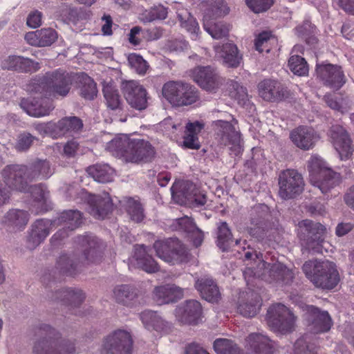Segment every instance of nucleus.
<instances>
[{
	"mask_svg": "<svg viewBox=\"0 0 354 354\" xmlns=\"http://www.w3.org/2000/svg\"><path fill=\"white\" fill-rule=\"evenodd\" d=\"M75 79V75L57 69L32 80L28 91L47 99L64 98L70 93Z\"/></svg>",
	"mask_w": 354,
	"mask_h": 354,
	"instance_id": "1",
	"label": "nucleus"
},
{
	"mask_svg": "<svg viewBox=\"0 0 354 354\" xmlns=\"http://www.w3.org/2000/svg\"><path fill=\"white\" fill-rule=\"evenodd\" d=\"M77 242L85 248L81 259L77 260L75 254H63L60 255L56 264V268L60 273L74 275L80 267V264L95 263L101 260V243L96 236L93 235L78 236Z\"/></svg>",
	"mask_w": 354,
	"mask_h": 354,
	"instance_id": "2",
	"label": "nucleus"
},
{
	"mask_svg": "<svg viewBox=\"0 0 354 354\" xmlns=\"http://www.w3.org/2000/svg\"><path fill=\"white\" fill-rule=\"evenodd\" d=\"M302 270L316 287L322 289H333L339 281L336 266L329 261L310 260L304 263Z\"/></svg>",
	"mask_w": 354,
	"mask_h": 354,
	"instance_id": "3",
	"label": "nucleus"
},
{
	"mask_svg": "<svg viewBox=\"0 0 354 354\" xmlns=\"http://www.w3.org/2000/svg\"><path fill=\"white\" fill-rule=\"evenodd\" d=\"M308 170L310 183L326 194L341 182L339 173L334 171L318 155H313L308 161Z\"/></svg>",
	"mask_w": 354,
	"mask_h": 354,
	"instance_id": "4",
	"label": "nucleus"
},
{
	"mask_svg": "<svg viewBox=\"0 0 354 354\" xmlns=\"http://www.w3.org/2000/svg\"><path fill=\"white\" fill-rule=\"evenodd\" d=\"M42 339L35 342L33 347L34 354H74L75 352L73 342L67 339H57L58 333L48 324H42L39 330Z\"/></svg>",
	"mask_w": 354,
	"mask_h": 354,
	"instance_id": "5",
	"label": "nucleus"
},
{
	"mask_svg": "<svg viewBox=\"0 0 354 354\" xmlns=\"http://www.w3.org/2000/svg\"><path fill=\"white\" fill-rule=\"evenodd\" d=\"M326 230L321 223L306 219L299 222L297 235L306 250L319 253L322 252Z\"/></svg>",
	"mask_w": 354,
	"mask_h": 354,
	"instance_id": "6",
	"label": "nucleus"
},
{
	"mask_svg": "<svg viewBox=\"0 0 354 354\" xmlns=\"http://www.w3.org/2000/svg\"><path fill=\"white\" fill-rule=\"evenodd\" d=\"M258 268L261 270H253L252 268H248L244 270L243 276L246 279L248 276L261 277L270 283L276 281L283 284H288L294 278L292 271L279 262L270 266L264 261H260Z\"/></svg>",
	"mask_w": 354,
	"mask_h": 354,
	"instance_id": "7",
	"label": "nucleus"
},
{
	"mask_svg": "<svg viewBox=\"0 0 354 354\" xmlns=\"http://www.w3.org/2000/svg\"><path fill=\"white\" fill-rule=\"evenodd\" d=\"M162 93L165 98L176 106L189 105L196 102L195 88L182 81H169L164 84Z\"/></svg>",
	"mask_w": 354,
	"mask_h": 354,
	"instance_id": "8",
	"label": "nucleus"
},
{
	"mask_svg": "<svg viewBox=\"0 0 354 354\" xmlns=\"http://www.w3.org/2000/svg\"><path fill=\"white\" fill-rule=\"evenodd\" d=\"M153 248L160 259L173 265L187 263L190 260V254L177 239L156 241Z\"/></svg>",
	"mask_w": 354,
	"mask_h": 354,
	"instance_id": "9",
	"label": "nucleus"
},
{
	"mask_svg": "<svg viewBox=\"0 0 354 354\" xmlns=\"http://www.w3.org/2000/svg\"><path fill=\"white\" fill-rule=\"evenodd\" d=\"M295 320L293 313L282 304L271 306L266 315L268 326L273 331L281 334L292 332L295 328Z\"/></svg>",
	"mask_w": 354,
	"mask_h": 354,
	"instance_id": "10",
	"label": "nucleus"
},
{
	"mask_svg": "<svg viewBox=\"0 0 354 354\" xmlns=\"http://www.w3.org/2000/svg\"><path fill=\"white\" fill-rule=\"evenodd\" d=\"M237 124L238 121L234 118L231 122L218 120L212 122L215 138L218 144L223 146L232 145L231 150L233 149L236 155L241 151V133L235 127Z\"/></svg>",
	"mask_w": 354,
	"mask_h": 354,
	"instance_id": "11",
	"label": "nucleus"
},
{
	"mask_svg": "<svg viewBox=\"0 0 354 354\" xmlns=\"http://www.w3.org/2000/svg\"><path fill=\"white\" fill-rule=\"evenodd\" d=\"M279 196L283 200L296 198L304 190V181L301 174L295 169L282 171L279 176Z\"/></svg>",
	"mask_w": 354,
	"mask_h": 354,
	"instance_id": "12",
	"label": "nucleus"
},
{
	"mask_svg": "<svg viewBox=\"0 0 354 354\" xmlns=\"http://www.w3.org/2000/svg\"><path fill=\"white\" fill-rule=\"evenodd\" d=\"M121 90L126 101L131 108L141 111L148 107L150 96L147 89L138 82L123 81Z\"/></svg>",
	"mask_w": 354,
	"mask_h": 354,
	"instance_id": "13",
	"label": "nucleus"
},
{
	"mask_svg": "<svg viewBox=\"0 0 354 354\" xmlns=\"http://www.w3.org/2000/svg\"><path fill=\"white\" fill-rule=\"evenodd\" d=\"M133 341L129 333L118 330L104 340L101 354H131Z\"/></svg>",
	"mask_w": 354,
	"mask_h": 354,
	"instance_id": "14",
	"label": "nucleus"
},
{
	"mask_svg": "<svg viewBox=\"0 0 354 354\" xmlns=\"http://www.w3.org/2000/svg\"><path fill=\"white\" fill-rule=\"evenodd\" d=\"M28 167L21 165H7L1 171L3 183L8 188L26 192L27 189Z\"/></svg>",
	"mask_w": 354,
	"mask_h": 354,
	"instance_id": "15",
	"label": "nucleus"
},
{
	"mask_svg": "<svg viewBox=\"0 0 354 354\" xmlns=\"http://www.w3.org/2000/svg\"><path fill=\"white\" fill-rule=\"evenodd\" d=\"M328 136L342 160L351 158L354 148L348 132L342 126L333 125L328 130Z\"/></svg>",
	"mask_w": 354,
	"mask_h": 354,
	"instance_id": "16",
	"label": "nucleus"
},
{
	"mask_svg": "<svg viewBox=\"0 0 354 354\" xmlns=\"http://www.w3.org/2000/svg\"><path fill=\"white\" fill-rule=\"evenodd\" d=\"M301 308L306 312L309 330L312 333H326L330 329L333 322L327 311H322L318 308L310 305H304Z\"/></svg>",
	"mask_w": 354,
	"mask_h": 354,
	"instance_id": "17",
	"label": "nucleus"
},
{
	"mask_svg": "<svg viewBox=\"0 0 354 354\" xmlns=\"http://www.w3.org/2000/svg\"><path fill=\"white\" fill-rule=\"evenodd\" d=\"M316 72L324 84L330 88L339 89L345 83L344 73L338 66L330 64L317 65Z\"/></svg>",
	"mask_w": 354,
	"mask_h": 354,
	"instance_id": "18",
	"label": "nucleus"
},
{
	"mask_svg": "<svg viewBox=\"0 0 354 354\" xmlns=\"http://www.w3.org/2000/svg\"><path fill=\"white\" fill-rule=\"evenodd\" d=\"M150 249L145 245H136L134 254L130 259L129 268L138 267L147 273H156L160 270V266L149 254Z\"/></svg>",
	"mask_w": 354,
	"mask_h": 354,
	"instance_id": "19",
	"label": "nucleus"
},
{
	"mask_svg": "<svg viewBox=\"0 0 354 354\" xmlns=\"http://www.w3.org/2000/svg\"><path fill=\"white\" fill-rule=\"evenodd\" d=\"M191 76L205 90L212 91L219 86L220 77L211 66L196 67L191 71Z\"/></svg>",
	"mask_w": 354,
	"mask_h": 354,
	"instance_id": "20",
	"label": "nucleus"
},
{
	"mask_svg": "<svg viewBox=\"0 0 354 354\" xmlns=\"http://www.w3.org/2000/svg\"><path fill=\"white\" fill-rule=\"evenodd\" d=\"M51 222L48 219L36 220L28 230L26 246L30 250L35 249L49 235Z\"/></svg>",
	"mask_w": 354,
	"mask_h": 354,
	"instance_id": "21",
	"label": "nucleus"
},
{
	"mask_svg": "<svg viewBox=\"0 0 354 354\" xmlns=\"http://www.w3.org/2000/svg\"><path fill=\"white\" fill-rule=\"evenodd\" d=\"M131 149L127 153V161L133 163L147 162L152 160L155 155L154 148L147 141L134 139Z\"/></svg>",
	"mask_w": 354,
	"mask_h": 354,
	"instance_id": "22",
	"label": "nucleus"
},
{
	"mask_svg": "<svg viewBox=\"0 0 354 354\" xmlns=\"http://www.w3.org/2000/svg\"><path fill=\"white\" fill-rule=\"evenodd\" d=\"M175 314L178 322L183 324H196L201 317L202 306L196 300H188L176 308Z\"/></svg>",
	"mask_w": 354,
	"mask_h": 354,
	"instance_id": "23",
	"label": "nucleus"
},
{
	"mask_svg": "<svg viewBox=\"0 0 354 354\" xmlns=\"http://www.w3.org/2000/svg\"><path fill=\"white\" fill-rule=\"evenodd\" d=\"M184 297V289L175 284L156 286L153 291V299L158 305L175 303Z\"/></svg>",
	"mask_w": 354,
	"mask_h": 354,
	"instance_id": "24",
	"label": "nucleus"
},
{
	"mask_svg": "<svg viewBox=\"0 0 354 354\" xmlns=\"http://www.w3.org/2000/svg\"><path fill=\"white\" fill-rule=\"evenodd\" d=\"M290 138L298 148L303 150L312 149L319 139L317 132L313 129L307 127H299L292 131Z\"/></svg>",
	"mask_w": 354,
	"mask_h": 354,
	"instance_id": "25",
	"label": "nucleus"
},
{
	"mask_svg": "<svg viewBox=\"0 0 354 354\" xmlns=\"http://www.w3.org/2000/svg\"><path fill=\"white\" fill-rule=\"evenodd\" d=\"M88 203L90 214L97 219H104L113 209L111 199L107 193H104L103 196H90Z\"/></svg>",
	"mask_w": 354,
	"mask_h": 354,
	"instance_id": "26",
	"label": "nucleus"
},
{
	"mask_svg": "<svg viewBox=\"0 0 354 354\" xmlns=\"http://www.w3.org/2000/svg\"><path fill=\"white\" fill-rule=\"evenodd\" d=\"M1 66L4 70L18 72H36L40 68L39 64L22 56L10 55L1 61Z\"/></svg>",
	"mask_w": 354,
	"mask_h": 354,
	"instance_id": "27",
	"label": "nucleus"
},
{
	"mask_svg": "<svg viewBox=\"0 0 354 354\" xmlns=\"http://www.w3.org/2000/svg\"><path fill=\"white\" fill-rule=\"evenodd\" d=\"M259 95L266 101H278L285 97L287 93L286 88L279 82L265 80L259 85Z\"/></svg>",
	"mask_w": 354,
	"mask_h": 354,
	"instance_id": "28",
	"label": "nucleus"
},
{
	"mask_svg": "<svg viewBox=\"0 0 354 354\" xmlns=\"http://www.w3.org/2000/svg\"><path fill=\"white\" fill-rule=\"evenodd\" d=\"M261 306V299L257 293L246 292L240 298L237 311L245 317H253L259 313Z\"/></svg>",
	"mask_w": 354,
	"mask_h": 354,
	"instance_id": "29",
	"label": "nucleus"
},
{
	"mask_svg": "<svg viewBox=\"0 0 354 354\" xmlns=\"http://www.w3.org/2000/svg\"><path fill=\"white\" fill-rule=\"evenodd\" d=\"M214 50L216 56L223 59V62L226 66L236 68L240 65L242 56L239 54L235 44L226 43L221 46H215Z\"/></svg>",
	"mask_w": 354,
	"mask_h": 354,
	"instance_id": "30",
	"label": "nucleus"
},
{
	"mask_svg": "<svg viewBox=\"0 0 354 354\" xmlns=\"http://www.w3.org/2000/svg\"><path fill=\"white\" fill-rule=\"evenodd\" d=\"M30 219L28 212L19 209H11L3 216V223L14 231H21Z\"/></svg>",
	"mask_w": 354,
	"mask_h": 354,
	"instance_id": "31",
	"label": "nucleus"
},
{
	"mask_svg": "<svg viewBox=\"0 0 354 354\" xmlns=\"http://www.w3.org/2000/svg\"><path fill=\"white\" fill-rule=\"evenodd\" d=\"M126 134H120L106 144V149L117 157L123 158L127 161V153L131 149L133 140Z\"/></svg>",
	"mask_w": 354,
	"mask_h": 354,
	"instance_id": "32",
	"label": "nucleus"
},
{
	"mask_svg": "<svg viewBox=\"0 0 354 354\" xmlns=\"http://www.w3.org/2000/svg\"><path fill=\"white\" fill-rule=\"evenodd\" d=\"M195 288L202 297L209 302H217L221 297L217 285L209 277L198 279L195 283Z\"/></svg>",
	"mask_w": 354,
	"mask_h": 354,
	"instance_id": "33",
	"label": "nucleus"
},
{
	"mask_svg": "<svg viewBox=\"0 0 354 354\" xmlns=\"http://www.w3.org/2000/svg\"><path fill=\"white\" fill-rule=\"evenodd\" d=\"M247 342L253 354H273V344L270 339L261 333H251Z\"/></svg>",
	"mask_w": 354,
	"mask_h": 354,
	"instance_id": "34",
	"label": "nucleus"
},
{
	"mask_svg": "<svg viewBox=\"0 0 354 354\" xmlns=\"http://www.w3.org/2000/svg\"><path fill=\"white\" fill-rule=\"evenodd\" d=\"M140 319L145 327L149 330L167 331L170 326L156 312L145 310L140 313Z\"/></svg>",
	"mask_w": 354,
	"mask_h": 354,
	"instance_id": "35",
	"label": "nucleus"
},
{
	"mask_svg": "<svg viewBox=\"0 0 354 354\" xmlns=\"http://www.w3.org/2000/svg\"><path fill=\"white\" fill-rule=\"evenodd\" d=\"M138 294L136 290L128 284L115 286L113 289V298L120 304L130 306L135 302Z\"/></svg>",
	"mask_w": 354,
	"mask_h": 354,
	"instance_id": "36",
	"label": "nucleus"
},
{
	"mask_svg": "<svg viewBox=\"0 0 354 354\" xmlns=\"http://www.w3.org/2000/svg\"><path fill=\"white\" fill-rule=\"evenodd\" d=\"M83 127L82 121L77 117H65L56 122L57 138L67 133L78 132Z\"/></svg>",
	"mask_w": 354,
	"mask_h": 354,
	"instance_id": "37",
	"label": "nucleus"
},
{
	"mask_svg": "<svg viewBox=\"0 0 354 354\" xmlns=\"http://www.w3.org/2000/svg\"><path fill=\"white\" fill-rule=\"evenodd\" d=\"M86 172L95 181L104 183L113 180L114 170L107 164H95L88 167Z\"/></svg>",
	"mask_w": 354,
	"mask_h": 354,
	"instance_id": "38",
	"label": "nucleus"
},
{
	"mask_svg": "<svg viewBox=\"0 0 354 354\" xmlns=\"http://www.w3.org/2000/svg\"><path fill=\"white\" fill-rule=\"evenodd\" d=\"M84 299V294L79 289L64 288L56 292V299L71 307L79 306Z\"/></svg>",
	"mask_w": 354,
	"mask_h": 354,
	"instance_id": "39",
	"label": "nucleus"
},
{
	"mask_svg": "<svg viewBox=\"0 0 354 354\" xmlns=\"http://www.w3.org/2000/svg\"><path fill=\"white\" fill-rule=\"evenodd\" d=\"M203 28L214 39L227 37L230 30L229 26L223 21H215L214 19H203Z\"/></svg>",
	"mask_w": 354,
	"mask_h": 354,
	"instance_id": "40",
	"label": "nucleus"
},
{
	"mask_svg": "<svg viewBox=\"0 0 354 354\" xmlns=\"http://www.w3.org/2000/svg\"><path fill=\"white\" fill-rule=\"evenodd\" d=\"M104 97L107 107L113 111L122 109V100L115 86L112 83L104 85L102 89Z\"/></svg>",
	"mask_w": 354,
	"mask_h": 354,
	"instance_id": "41",
	"label": "nucleus"
},
{
	"mask_svg": "<svg viewBox=\"0 0 354 354\" xmlns=\"http://www.w3.org/2000/svg\"><path fill=\"white\" fill-rule=\"evenodd\" d=\"M230 9L224 0H209L203 19H216L228 14Z\"/></svg>",
	"mask_w": 354,
	"mask_h": 354,
	"instance_id": "42",
	"label": "nucleus"
},
{
	"mask_svg": "<svg viewBox=\"0 0 354 354\" xmlns=\"http://www.w3.org/2000/svg\"><path fill=\"white\" fill-rule=\"evenodd\" d=\"M28 178L33 180L36 178H48L53 173L50 162L47 160H37L28 168Z\"/></svg>",
	"mask_w": 354,
	"mask_h": 354,
	"instance_id": "43",
	"label": "nucleus"
},
{
	"mask_svg": "<svg viewBox=\"0 0 354 354\" xmlns=\"http://www.w3.org/2000/svg\"><path fill=\"white\" fill-rule=\"evenodd\" d=\"M80 83V95L85 100H92L97 93L95 82L87 75L82 74L77 78Z\"/></svg>",
	"mask_w": 354,
	"mask_h": 354,
	"instance_id": "44",
	"label": "nucleus"
},
{
	"mask_svg": "<svg viewBox=\"0 0 354 354\" xmlns=\"http://www.w3.org/2000/svg\"><path fill=\"white\" fill-rule=\"evenodd\" d=\"M168 8L159 4L154 6L148 10H145L140 17L143 23H150L156 20H163L167 18Z\"/></svg>",
	"mask_w": 354,
	"mask_h": 354,
	"instance_id": "45",
	"label": "nucleus"
},
{
	"mask_svg": "<svg viewBox=\"0 0 354 354\" xmlns=\"http://www.w3.org/2000/svg\"><path fill=\"white\" fill-rule=\"evenodd\" d=\"M59 221L71 231L78 227L82 223V216L80 211L68 210L62 213Z\"/></svg>",
	"mask_w": 354,
	"mask_h": 354,
	"instance_id": "46",
	"label": "nucleus"
},
{
	"mask_svg": "<svg viewBox=\"0 0 354 354\" xmlns=\"http://www.w3.org/2000/svg\"><path fill=\"white\" fill-rule=\"evenodd\" d=\"M217 229V246L223 251H225L233 241L231 230L226 222H220Z\"/></svg>",
	"mask_w": 354,
	"mask_h": 354,
	"instance_id": "47",
	"label": "nucleus"
},
{
	"mask_svg": "<svg viewBox=\"0 0 354 354\" xmlns=\"http://www.w3.org/2000/svg\"><path fill=\"white\" fill-rule=\"evenodd\" d=\"M126 210L131 219L137 223L142 221L145 218L144 209L141 203L134 198H129L126 202Z\"/></svg>",
	"mask_w": 354,
	"mask_h": 354,
	"instance_id": "48",
	"label": "nucleus"
},
{
	"mask_svg": "<svg viewBox=\"0 0 354 354\" xmlns=\"http://www.w3.org/2000/svg\"><path fill=\"white\" fill-rule=\"evenodd\" d=\"M214 348L217 354H242L236 345L227 339H216L214 342Z\"/></svg>",
	"mask_w": 354,
	"mask_h": 354,
	"instance_id": "49",
	"label": "nucleus"
},
{
	"mask_svg": "<svg viewBox=\"0 0 354 354\" xmlns=\"http://www.w3.org/2000/svg\"><path fill=\"white\" fill-rule=\"evenodd\" d=\"M79 12L77 9L66 4H62L56 11L55 17L64 22H75L78 19Z\"/></svg>",
	"mask_w": 354,
	"mask_h": 354,
	"instance_id": "50",
	"label": "nucleus"
},
{
	"mask_svg": "<svg viewBox=\"0 0 354 354\" xmlns=\"http://www.w3.org/2000/svg\"><path fill=\"white\" fill-rule=\"evenodd\" d=\"M288 65L290 71L299 76L305 75L308 72L307 62L299 55L291 56L288 60Z\"/></svg>",
	"mask_w": 354,
	"mask_h": 354,
	"instance_id": "51",
	"label": "nucleus"
},
{
	"mask_svg": "<svg viewBox=\"0 0 354 354\" xmlns=\"http://www.w3.org/2000/svg\"><path fill=\"white\" fill-rule=\"evenodd\" d=\"M129 65L139 75H145L149 66L142 56L136 54H129L127 58Z\"/></svg>",
	"mask_w": 354,
	"mask_h": 354,
	"instance_id": "52",
	"label": "nucleus"
},
{
	"mask_svg": "<svg viewBox=\"0 0 354 354\" xmlns=\"http://www.w3.org/2000/svg\"><path fill=\"white\" fill-rule=\"evenodd\" d=\"M228 90L231 97L236 100L239 103H244L248 98L247 89L237 82H229Z\"/></svg>",
	"mask_w": 354,
	"mask_h": 354,
	"instance_id": "53",
	"label": "nucleus"
},
{
	"mask_svg": "<svg viewBox=\"0 0 354 354\" xmlns=\"http://www.w3.org/2000/svg\"><path fill=\"white\" fill-rule=\"evenodd\" d=\"M26 192H29L34 198V201L41 205H43L46 201L48 192L44 186L41 184L32 186H28V184Z\"/></svg>",
	"mask_w": 354,
	"mask_h": 354,
	"instance_id": "54",
	"label": "nucleus"
},
{
	"mask_svg": "<svg viewBox=\"0 0 354 354\" xmlns=\"http://www.w3.org/2000/svg\"><path fill=\"white\" fill-rule=\"evenodd\" d=\"M247 6L254 13H261L269 10L274 0H245Z\"/></svg>",
	"mask_w": 354,
	"mask_h": 354,
	"instance_id": "55",
	"label": "nucleus"
},
{
	"mask_svg": "<svg viewBox=\"0 0 354 354\" xmlns=\"http://www.w3.org/2000/svg\"><path fill=\"white\" fill-rule=\"evenodd\" d=\"M40 46H49L57 39V32L52 28L38 30Z\"/></svg>",
	"mask_w": 354,
	"mask_h": 354,
	"instance_id": "56",
	"label": "nucleus"
},
{
	"mask_svg": "<svg viewBox=\"0 0 354 354\" xmlns=\"http://www.w3.org/2000/svg\"><path fill=\"white\" fill-rule=\"evenodd\" d=\"M271 40H274L270 32H263L260 33L255 39V49L260 53L266 51L270 52V49L268 44Z\"/></svg>",
	"mask_w": 354,
	"mask_h": 354,
	"instance_id": "57",
	"label": "nucleus"
},
{
	"mask_svg": "<svg viewBox=\"0 0 354 354\" xmlns=\"http://www.w3.org/2000/svg\"><path fill=\"white\" fill-rule=\"evenodd\" d=\"M35 140L36 138L30 133L24 132L19 135L15 147L17 151H27Z\"/></svg>",
	"mask_w": 354,
	"mask_h": 354,
	"instance_id": "58",
	"label": "nucleus"
},
{
	"mask_svg": "<svg viewBox=\"0 0 354 354\" xmlns=\"http://www.w3.org/2000/svg\"><path fill=\"white\" fill-rule=\"evenodd\" d=\"M54 108L55 106L52 102L41 100V102H39L38 109H30L29 111L32 117L40 118L48 115Z\"/></svg>",
	"mask_w": 354,
	"mask_h": 354,
	"instance_id": "59",
	"label": "nucleus"
},
{
	"mask_svg": "<svg viewBox=\"0 0 354 354\" xmlns=\"http://www.w3.org/2000/svg\"><path fill=\"white\" fill-rule=\"evenodd\" d=\"M178 17L180 21V26L185 28L188 32L193 34L194 37H196L197 31L199 30L196 20L189 15L187 19H184L180 14L178 15Z\"/></svg>",
	"mask_w": 354,
	"mask_h": 354,
	"instance_id": "60",
	"label": "nucleus"
},
{
	"mask_svg": "<svg viewBox=\"0 0 354 354\" xmlns=\"http://www.w3.org/2000/svg\"><path fill=\"white\" fill-rule=\"evenodd\" d=\"M35 129L41 134H48L53 138H57L56 122H41L35 125Z\"/></svg>",
	"mask_w": 354,
	"mask_h": 354,
	"instance_id": "61",
	"label": "nucleus"
},
{
	"mask_svg": "<svg viewBox=\"0 0 354 354\" xmlns=\"http://www.w3.org/2000/svg\"><path fill=\"white\" fill-rule=\"evenodd\" d=\"M176 229L183 230L187 232H194L197 227L194 223V221L187 216L182 217L176 220Z\"/></svg>",
	"mask_w": 354,
	"mask_h": 354,
	"instance_id": "62",
	"label": "nucleus"
},
{
	"mask_svg": "<svg viewBox=\"0 0 354 354\" xmlns=\"http://www.w3.org/2000/svg\"><path fill=\"white\" fill-rule=\"evenodd\" d=\"M41 21L42 13L38 10H35L28 15L26 24L29 27L36 28L41 25Z\"/></svg>",
	"mask_w": 354,
	"mask_h": 354,
	"instance_id": "63",
	"label": "nucleus"
},
{
	"mask_svg": "<svg viewBox=\"0 0 354 354\" xmlns=\"http://www.w3.org/2000/svg\"><path fill=\"white\" fill-rule=\"evenodd\" d=\"M294 348L295 354H317L309 349V346L304 338L298 339L295 343Z\"/></svg>",
	"mask_w": 354,
	"mask_h": 354,
	"instance_id": "64",
	"label": "nucleus"
}]
</instances>
